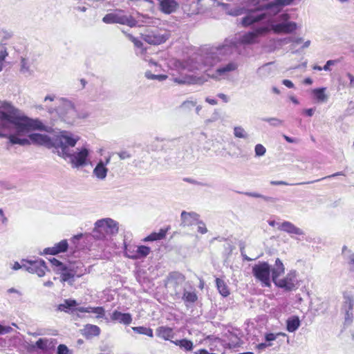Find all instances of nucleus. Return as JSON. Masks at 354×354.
I'll return each instance as SVG.
<instances>
[{"label":"nucleus","mask_w":354,"mask_h":354,"mask_svg":"<svg viewBox=\"0 0 354 354\" xmlns=\"http://www.w3.org/2000/svg\"><path fill=\"white\" fill-rule=\"evenodd\" d=\"M272 64L273 62H268L258 68L257 70V75L261 78H266L270 75L273 72Z\"/></svg>","instance_id":"obj_32"},{"label":"nucleus","mask_w":354,"mask_h":354,"mask_svg":"<svg viewBox=\"0 0 354 354\" xmlns=\"http://www.w3.org/2000/svg\"><path fill=\"white\" fill-rule=\"evenodd\" d=\"M270 273L271 268L267 262H259L252 267V274L254 277L260 281L266 287L270 286Z\"/></svg>","instance_id":"obj_13"},{"label":"nucleus","mask_w":354,"mask_h":354,"mask_svg":"<svg viewBox=\"0 0 354 354\" xmlns=\"http://www.w3.org/2000/svg\"><path fill=\"white\" fill-rule=\"evenodd\" d=\"M277 338V335L275 333H267L265 336L266 341L267 342H270L271 341H274Z\"/></svg>","instance_id":"obj_60"},{"label":"nucleus","mask_w":354,"mask_h":354,"mask_svg":"<svg viewBox=\"0 0 354 354\" xmlns=\"http://www.w3.org/2000/svg\"><path fill=\"white\" fill-rule=\"evenodd\" d=\"M171 342L176 346H179L181 348H183L187 351H192L193 348L192 342L187 339L171 341Z\"/></svg>","instance_id":"obj_40"},{"label":"nucleus","mask_w":354,"mask_h":354,"mask_svg":"<svg viewBox=\"0 0 354 354\" xmlns=\"http://www.w3.org/2000/svg\"><path fill=\"white\" fill-rule=\"evenodd\" d=\"M59 254L57 252V250L55 248V246L51 248H46L44 250V252L41 253V254H51V255H55Z\"/></svg>","instance_id":"obj_54"},{"label":"nucleus","mask_w":354,"mask_h":354,"mask_svg":"<svg viewBox=\"0 0 354 354\" xmlns=\"http://www.w3.org/2000/svg\"><path fill=\"white\" fill-rule=\"evenodd\" d=\"M326 90V88L322 87L315 88L312 91V93L313 94L315 99L318 102H324L327 101L328 96L325 94Z\"/></svg>","instance_id":"obj_35"},{"label":"nucleus","mask_w":354,"mask_h":354,"mask_svg":"<svg viewBox=\"0 0 354 354\" xmlns=\"http://www.w3.org/2000/svg\"><path fill=\"white\" fill-rule=\"evenodd\" d=\"M61 273V278L62 281H67L68 283H72L73 281V278L75 276L80 277L82 275V273H77L74 271L73 265H69V266H65L62 267V268L59 270Z\"/></svg>","instance_id":"obj_22"},{"label":"nucleus","mask_w":354,"mask_h":354,"mask_svg":"<svg viewBox=\"0 0 354 354\" xmlns=\"http://www.w3.org/2000/svg\"><path fill=\"white\" fill-rule=\"evenodd\" d=\"M111 162V156L105 158V160H100L93 169L94 176L99 180H104L107 176L108 169L106 165Z\"/></svg>","instance_id":"obj_18"},{"label":"nucleus","mask_w":354,"mask_h":354,"mask_svg":"<svg viewBox=\"0 0 354 354\" xmlns=\"http://www.w3.org/2000/svg\"><path fill=\"white\" fill-rule=\"evenodd\" d=\"M8 56V53L6 52V49L3 48V49L0 51V63L3 64V62L6 57Z\"/></svg>","instance_id":"obj_61"},{"label":"nucleus","mask_w":354,"mask_h":354,"mask_svg":"<svg viewBox=\"0 0 354 354\" xmlns=\"http://www.w3.org/2000/svg\"><path fill=\"white\" fill-rule=\"evenodd\" d=\"M31 129L51 132V127L45 125L39 119L26 116L21 110L7 102L0 104V137L8 138L12 145L25 146L29 144L26 138L20 136Z\"/></svg>","instance_id":"obj_2"},{"label":"nucleus","mask_w":354,"mask_h":354,"mask_svg":"<svg viewBox=\"0 0 354 354\" xmlns=\"http://www.w3.org/2000/svg\"><path fill=\"white\" fill-rule=\"evenodd\" d=\"M90 313H95L97 315V318L104 317L105 315V310L103 307H91Z\"/></svg>","instance_id":"obj_50"},{"label":"nucleus","mask_w":354,"mask_h":354,"mask_svg":"<svg viewBox=\"0 0 354 354\" xmlns=\"http://www.w3.org/2000/svg\"><path fill=\"white\" fill-rule=\"evenodd\" d=\"M178 6L175 0H159V8L165 14H171L175 12Z\"/></svg>","instance_id":"obj_27"},{"label":"nucleus","mask_w":354,"mask_h":354,"mask_svg":"<svg viewBox=\"0 0 354 354\" xmlns=\"http://www.w3.org/2000/svg\"><path fill=\"white\" fill-rule=\"evenodd\" d=\"M77 303L74 299H65L64 303L60 304L57 306V310L59 311L68 312L69 310L75 307Z\"/></svg>","instance_id":"obj_37"},{"label":"nucleus","mask_w":354,"mask_h":354,"mask_svg":"<svg viewBox=\"0 0 354 354\" xmlns=\"http://www.w3.org/2000/svg\"><path fill=\"white\" fill-rule=\"evenodd\" d=\"M346 263L349 271L354 272V253L349 252L345 254Z\"/></svg>","instance_id":"obj_45"},{"label":"nucleus","mask_w":354,"mask_h":354,"mask_svg":"<svg viewBox=\"0 0 354 354\" xmlns=\"http://www.w3.org/2000/svg\"><path fill=\"white\" fill-rule=\"evenodd\" d=\"M300 0H272L268 3L261 4V13L258 15L259 18L263 19L276 17L285 6L297 4Z\"/></svg>","instance_id":"obj_7"},{"label":"nucleus","mask_w":354,"mask_h":354,"mask_svg":"<svg viewBox=\"0 0 354 354\" xmlns=\"http://www.w3.org/2000/svg\"><path fill=\"white\" fill-rule=\"evenodd\" d=\"M280 231H283L289 234L303 235L304 234V231L295 226L293 223L290 221H283L277 227Z\"/></svg>","instance_id":"obj_25"},{"label":"nucleus","mask_w":354,"mask_h":354,"mask_svg":"<svg viewBox=\"0 0 354 354\" xmlns=\"http://www.w3.org/2000/svg\"><path fill=\"white\" fill-rule=\"evenodd\" d=\"M339 175H344V174L342 172H337L333 174L325 176L320 179H317V180L310 181V182H303V183H295V185H304V184L313 183L315 182H319L324 179L332 178H334V177H335L337 176H339ZM270 184L272 185H295L294 183H287L286 181H283V180H272V181H270Z\"/></svg>","instance_id":"obj_30"},{"label":"nucleus","mask_w":354,"mask_h":354,"mask_svg":"<svg viewBox=\"0 0 354 354\" xmlns=\"http://www.w3.org/2000/svg\"><path fill=\"white\" fill-rule=\"evenodd\" d=\"M167 230L160 229L158 232H153L145 238L144 241H154L164 239L167 234Z\"/></svg>","instance_id":"obj_36"},{"label":"nucleus","mask_w":354,"mask_h":354,"mask_svg":"<svg viewBox=\"0 0 354 354\" xmlns=\"http://www.w3.org/2000/svg\"><path fill=\"white\" fill-rule=\"evenodd\" d=\"M174 81L179 84H202L204 80L202 77L186 75L175 77Z\"/></svg>","instance_id":"obj_29"},{"label":"nucleus","mask_w":354,"mask_h":354,"mask_svg":"<svg viewBox=\"0 0 354 354\" xmlns=\"http://www.w3.org/2000/svg\"><path fill=\"white\" fill-rule=\"evenodd\" d=\"M55 248L57 250L59 253L64 252L68 248L67 240L64 239L55 245Z\"/></svg>","instance_id":"obj_49"},{"label":"nucleus","mask_w":354,"mask_h":354,"mask_svg":"<svg viewBox=\"0 0 354 354\" xmlns=\"http://www.w3.org/2000/svg\"><path fill=\"white\" fill-rule=\"evenodd\" d=\"M285 268L279 259H277L274 267L271 269L273 282L278 279L279 277L284 273Z\"/></svg>","instance_id":"obj_31"},{"label":"nucleus","mask_w":354,"mask_h":354,"mask_svg":"<svg viewBox=\"0 0 354 354\" xmlns=\"http://www.w3.org/2000/svg\"><path fill=\"white\" fill-rule=\"evenodd\" d=\"M170 37L169 30L157 27L148 28L141 33V37L145 42L154 46L165 43Z\"/></svg>","instance_id":"obj_9"},{"label":"nucleus","mask_w":354,"mask_h":354,"mask_svg":"<svg viewBox=\"0 0 354 354\" xmlns=\"http://www.w3.org/2000/svg\"><path fill=\"white\" fill-rule=\"evenodd\" d=\"M300 324L299 317L291 316L286 320V329L288 332L293 333L299 328Z\"/></svg>","instance_id":"obj_33"},{"label":"nucleus","mask_w":354,"mask_h":354,"mask_svg":"<svg viewBox=\"0 0 354 354\" xmlns=\"http://www.w3.org/2000/svg\"><path fill=\"white\" fill-rule=\"evenodd\" d=\"M79 140L80 137L77 135L62 131L53 137V152L64 158L75 147Z\"/></svg>","instance_id":"obj_4"},{"label":"nucleus","mask_w":354,"mask_h":354,"mask_svg":"<svg viewBox=\"0 0 354 354\" xmlns=\"http://www.w3.org/2000/svg\"><path fill=\"white\" fill-rule=\"evenodd\" d=\"M118 223L110 218L98 220L95 223L94 236L98 239L105 238L106 235H113L118 232Z\"/></svg>","instance_id":"obj_10"},{"label":"nucleus","mask_w":354,"mask_h":354,"mask_svg":"<svg viewBox=\"0 0 354 354\" xmlns=\"http://www.w3.org/2000/svg\"><path fill=\"white\" fill-rule=\"evenodd\" d=\"M156 335L157 337L164 340H169L171 342L172 341L171 339L175 336L173 328L165 326L158 327L156 330Z\"/></svg>","instance_id":"obj_28"},{"label":"nucleus","mask_w":354,"mask_h":354,"mask_svg":"<svg viewBox=\"0 0 354 354\" xmlns=\"http://www.w3.org/2000/svg\"><path fill=\"white\" fill-rule=\"evenodd\" d=\"M262 120L268 122L270 126L278 127L283 124V121L277 118H263Z\"/></svg>","instance_id":"obj_46"},{"label":"nucleus","mask_w":354,"mask_h":354,"mask_svg":"<svg viewBox=\"0 0 354 354\" xmlns=\"http://www.w3.org/2000/svg\"><path fill=\"white\" fill-rule=\"evenodd\" d=\"M7 292H8V293H10H10H14V294L17 295L18 297H20L22 295V293H21L19 290H17V289H16V288H9V289L7 290Z\"/></svg>","instance_id":"obj_63"},{"label":"nucleus","mask_w":354,"mask_h":354,"mask_svg":"<svg viewBox=\"0 0 354 354\" xmlns=\"http://www.w3.org/2000/svg\"><path fill=\"white\" fill-rule=\"evenodd\" d=\"M237 50L236 41L225 39L221 44L201 48L188 59L187 66L192 71L205 70L215 81L228 80L239 64L234 59L226 61Z\"/></svg>","instance_id":"obj_1"},{"label":"nucleus","mask_w":354,"mask_h":354,"mask_svg":"<svg viewBox=\"0 0 354 354\" xmlns=\"http://www.w3.org/2000/svg\"><path fill=\"white\" fill-rule=\"evenodd\" d=\"M151 249L148 246L133 245H125V255L131 259H138L146 257L150 252Z\"/></svg>","instance_id":"obj_16"},{"label":"nucleus","mask_w":354,"mask_h":354,"mask_svg":"<svg viewBox=\"0 0 354 354\" xmlns=\"http://www.w3.org/2000/svg\"><path fill=\"white\" fill-rule=\"evenodd\" d=\"M84 331V335L86 336H97L100 333V328L96 325L86 324Z\"/></svg>","instance_id":"obj_39"},{"label":"nucleus","mask_w":354,"mask_h":354,"mask_svg":"<svg viewBox=\"0 0 354 354\" xmlns=\"http://www.w3.org/2000/svg\"><path fill=\"white\" fill-rule=\"evenodd\" d=\"M57 108L50 109L49 113H57L62 120L68 123L73 124L79 116L78 112L75 108L74 104L69 100L62 97L57 99Z\"/></svg>","instance_id":"obj_5"},{"label":"nucleus","mask_w":354,"mask_h":354,"mask_svg":"<svg viewBox=\"0 0 354 354\" xmlns=\"http://www.w3.org/2000/svg\"><path fill=\"white\" fill-rule=\"evenodd\" d=\"M89 149L86 147L77 148L75 151L72 150L64 157V159L71 164L73 168H80L88 165Z\"/></svg>","instance_id":"obj_11"},{"label":"nucleus","mask_w":354,"mask_h":354,"mask_svg":"<svg viewBox=\"0 0 354 354\" xmlns=\"http://www.w3.org/2000/svg\"><path fill=\"white\" fill-rule=\"evenodd\" d=\"M33 129H31L32 131ZM24 133L23 135L20 136L21 138H24L23 136L25 135L26 133ZM27 139V138H26ZM29 141V145L30 143L37 144L39 145H42L48 149H52V142H53V138H50V136L47 135L40 134V133H32L29 136V138H28ZM28 145V144L27 145Z\"/></svg>","instance_id":"obj_17"},{"label":"nucleus","mask_w":354,"mask_h":354,"mask_svg":"<svg viewBox=\"0 0 354 354\" xmlns=\"http://www.w3.org/2000/svg\"><path fill=\"white\" fill-rule=\"evenodd\" d=\"M118 155L121 160L128 159L131 157V154L127 151H120Z\"/></svg>","instance_id":"obj_59"},{"label":"nucleus","mask_w":354,"mask_h":354,"mask_svg":"<svg viewBox=\"0 0 354 354\" xmlns=\"http://www.w3.org/2000/svg\"><path fill=\"white\" fill-rule=\"evenodd\" d=\"M24 270L30 273L37 274L38 277H41L45 275L47 267L46 263L42 259L35 261L23 259Z\"/></svg>","instance_id":"obj_15"},{"label":"nucleus","mask_w":354,"mask_h":354,"mask_svg":"<svg viewBox=\"0 0 354 354\" xmlns=\"http://www.w3.org/2000/svg\"><path fill=\"white\" fill-rule=\"evenodd\" d=\"M201 0H192L189 3H186L183 6L185 13L188 16L199 14L202 11L201 5Z\"/></svg>","instance_id":"obj_24"},{"label":"nucleus","mask_w":354,"mask_h":354,"mask_svg":"<svg viewBox=\"0 0 354 354\" xmlns=\"http://www.w3.org/2000/svg\"><path fill=\"white\" fill-rule=\"evenodd\" d=\"M57 354H71L68 347L64 344H59L57 347Z\"/></svg>","instance_id":"obj_55"},{"label":"nucleus","mask_w":354,"mask_h":354,"mask_svg":"<svg viewBox=\"0 0 354 354\" xmlns=\"http://www.w3.org/2000/svg\"><path fill=\"white\" fill-rule=\"evenodd\" d=\"M337 62V60H335V59L328 60L326 62V64L323 66V70H324L325 71H330L331 70L330 66L335 65Z\"/></svg>","instance_id":"obj_57"},{"label":"nucleus","mask_w":354,"mask_h":354,"mask_svg":"<svg viewBox=\"0 0 354 354\" xmlns=\"http://www.w3.org/2000/svg\"><path fill=\"white\" fill-rule=\"evenodd\" d=\"M12 328L10 326H3L0 324V335H4L10 333Z\"/></svg>","instance_id":"obj_58"},{"label":"nucleus","mask_w":354,"mask_h":354,"mask_svg":"<svg viewBox=\"0 0 354 354\" xmlns=\"http://www.w3.org/2000/svg\"><path fill=\"white\" fill-rule=\"evenodd\" d=\"M185 281V277L183 274L178 272H173L167 277L165 286L176 289L178 286L183 284Z\"/></svg>","instance_id":"obj_21"},{"label":"nucleus","mask_w":354,"mask_h":354,"mask_svg":"<svg viewBox=\"0 0 354 354\" xmlns=\"http://www.w3.org/2000/svg\"><path fill=\"white\" fill-rule=\"evenodd\" d=\"M216 284L218 292L222 296L227 297L230 295L229 288L223 280L216 278Z\"/></svg>","instance_id":"obj_38"},{"label":"nucleus","mask_w":354,"mask_h":354,"mask_svg":"<svg viewBox=\"0 0 354 354\" xmlns=\"http://www.w3.org/2000/svg\"><path fill=\"white\" fill-rule=\"evenodd\" d=\"M243 194L245 195L250 196V197L263 198L266 201H270V202L274 201L273 198L270 197V196H266L262 195V194L257 193V192H244Z\"/></svg>","instance_id":"obj_48"},{"label":"nucleus","mask_w":354,"mask_h":354,"mask_svg":"<svg viewBox=\"0 0 354 354\" xmlns=\"http://www.w3.org/2000/svg\"><path fill=\"white\" fill-rule=\"evenodd\" d=\"M346 111L350 115L354 113V102H349L348 107L347 108Z\"/></svg>","instance_id":"obj_64"},{"label":"nucleus","mask_w":354,"mask_h":354,"mask_svg":"<svg viewBox=\"0 0 354 354\" xmlns=\"http://www.w3.org/2000/svg\"><path fill=\"white\" fill-rule=\"evenodd\" d=\"M111 321L118 322L124 325H129L132 322V316L128 313H122L118 310H114L111 315Z\"/></svg>","instance_id":"obj_23"},{"label":"nucleus","mask_w":354,"mask_h":354,"mask_svg":"<svg viewBox=\"0 0 354 354\" xmlns=\"http://www.w3.org/2000/svg\"><path fill=\"white\" fill-rule=\"evenodd\" d=\"M274 283L279 288H283L287 291L296 290L298 286L297 272L295 270H291L284 278L278 279Z\"/></svg>","instance_id":"obj_14"},{"label":"nucleus","mask_w":354,"mask_h":354,"mask_svg":"<svg viewBox=\"0 0 354 354\" xmlns=\"http://www.w3.org/2000/svg\"><path fill=\"white\" fill-rule=\"evenodd\" d=\"M233 133L234 137L237 138L245 140L249 138L248 133L241 126L234 127L233 129Z\"/></svg>","instance_id":"obj_43"},{"label":"nucleus","mask_w":354,"mask_h":354,"mask_svg":"<svg viewBox=\"0 0 354 354\" xmlns=\"http://www.w3.org/2000/svg\"><path fill=\"white\" fill-rule=\"evenodd\" d=\"M48 339L40 338L36 342L35 344L30 345L28 349L32 351L37 347L41 350L46 351L48 348Z\"/></svg>","instance_id":"obj_42"},{"label":"nucleus","mask_w":354,"mask_h":354,"mask_svg":"<svg viewBox=\"0 0 354 354\" xmlns=\"http://www.w3.org/2000/svg\"><path fill=\"white\" fill-rule=\"evenodd\" d=\"M221 6L228 15L232 17L244 15L239 21V24L244 28L263 19L262 17L259 18L258 17V15L261 13L259 0H243L239 5L222 3Z\"/></svg>","instance_id":"obj_3"},{"label":"nucleus","mask_w":354,"mask_h":354,"mask_svg":"<svg viewBox=\"0 0 354 354\" xmlns=\"http://www.w3.org/2000/svg\"><path fill=\"white\" fill-rule=\"evenodd\" d=\"M272 344L270 343H267L265 342V343H261V344H259L257 346V348L258 350L259 351H263L266 348L268 347V346H270Z\"/></svg>","instance_id":"obj_62"},{"label":"nucleus","mask_w":354,"mask_h":354,"mask_svg":"<svg viewBox=\"0 0 354 354\" xmlns=\"http://www.w3.org/2000/svg\"><path fill=\"white\" fill-rule=\"evenodd\" d=\"M129 39L133 43L134 46L140 49L139 53H136L138 55L140 53V55H144L145 53L146 49L143 48V44L141 41L134 37L132 35H127Z\"/></svg>","instance_id":"obj_44"},{"label":"nucleus","mask_w":354,"mask_h":354,"mask_svg":"<svg viewBox=\"0 0 354 354\" xmlns=\"http://www.w3.org/2000/svg\"><path fill=\"white\" fill-rule=\"evenodd\" d=\"M131 328L136 333L145 335L149 337H153V330L151 328H147L145 326H134Z\"/></svg>","instance_id":"obj_41"},{"label":"nucleus","mask_w":354,"mask_h":354,"mask_svg":"<svg viewBox=\"0 0 354 354\" xmlns=\"http://www.w3.org/2000/svg\"><path fill=\"white\" fill-rule=\"evenodd\" d=\"M182 299L185 303L186 306H189V304H192L197 301L198 296L195 290L189 291L184 289Z\"/></svg>","instance_id":"obj_34"},{"label":"nucleus","mask_w":354,"mask_h":354,"mask_svg":"<svg viewBox=\"0 0 354 354\" xmlns=\"http://www.w3.org/2000/svg\"><path fill=\"white\" fill-rule=\"evenodd\" d=\"M269 24H266L265 19L255 22L248 27H252V30L248 31L241 35L239 41L243 44H251L256 43L259 37L269 32Z\"/></svg>","instance_id":"obj_8"},{"label":"nucleus","mask_w":354,"mask_h":354,"mask_svg":"<svg viewBox=\"0 0 354 354\" xmlns=\"http://www.w3.org/2000/svg\"><path fill=\"white\" fill-rule=\"evenodd\" d=\"M180 219L183 226H192L197 223L200 219V215L195 212L183 211L180 214Z\"/></svg>","instance_id":"obj_19"},{"label":"nucleus","mask_w":354,"mask_h":354,"mask_svg":"<svg viewBox=\"0 0 354 354\" xmlns=\"http://www.w3.org/2000/svg\"><path fill=\"white\" fill-rule=\"evenodd\" d=\"M254 152L256 156H263L266 154V149L261 144H257L254 147Z\"/></svg>","instance_id":"obj_51"},{"label":"nucleus","mask_w":354,"mask_h":354,"mask_svg":"<svg viewBox=\"0 0 354 354\" xmlns=\"http://www.w3.org/2000/svg\"><path fill=\"white\" fill-rule=\"evenodd\" d=\"M32 61L26 57H21L19 63V72L25 77L31 76L34 71L32 68Z\"/></svg>","instance_id":"obj_26"},{"label":"nucleus","mask_w":354,"mask_h":354,"mask_svg":"<svg viewBox=\"0 0 354 354\" xmlns=\"http://www.w3.org/2000/svg\"><path fill=\"white\" fill-rule=\"evenodd\" d=\"M50 261L52 263V265L57 268V271H59L62 268V267H64L66 266L55 258L50 259Z\"/></svg>","instance_id":"obj_56"},{"label":"nucleus","mask_w":354,"mask_h":354,"mask_svg":"<svg viewBox=\"0 0 354 354\" xmlns=\"http://www.w3.org/2000/svg\"><path fill=\"white\" fill-rule=\"evenodd\" d=\"M196 225H198V232L200 234H204L207 232V229L205 226V223L199 219Z\"/></svg>","instance_id":"obj_52"},{"label":"nucleus","mask_w":354,"mask_h":354,"mask_svg":"<svg viewBox=\"0 0 354 354\" xmlns=\"http://www.w3.org/2000/svg\"><path fill=\"white\" fill-rule=\"evenodd\" d=\"M102 21L105 24H120L130 27L137 25V21L132 16L125 15L122 10L106 14L102 18Z\"/></svg>","instance_id":"obj_12"},{"label":"nucleus","mask_w":354,"mask_h":354,"mask_svg":"<svg viewBox=\"0 0 354 354\" xmlns=\"http://www.w3.org/2000/svg\"><path fill=\"white\" fill-rule=\"evenodd\" d=\"M274 17L271 19L265 18L266 24H269V32L272 30L275 33H286L290 34L295 32L298 26L296 22L290 21V16L288 13H282L278 16L277 22L274 19Z\"/></svg>","instance_id":"obj_6"},{"label":"nucleus","mask_w":354,"mask_h":354,"mask_svg":"<svg viewBox=\"0 0 354 354\" xmlns=\"http://www.w3.org/2000/svg\"><path fill=\"white\" fill-rule=\"evenodd\" d=\"M344 303L342 306V309L345 312V319L346 321H349L351 319L353 316V309L354 306V299L352 295L347 292L344 293Z\"/></svg>","instance_id":"obj_20"},{"label":"nucleus","mask_w":354,"mask_h":354,"mask_svg":"<svg viewBox=\"0 0 354 354\" xmlns=\"http://www.w3.org/2000/svg\"><path fill=\"white\" fill-rule=\"evenodd\" d=\"M145 76L149 80H156L159 82L164 81L167 78L165 75H154L151 71H146Z\"/></svg>","instance_id":"obj_47"},{"label":"nucleus","mask_w":354,"mask_h":354,"mask_svg":"<svg viewBox=\"0 0 354 354\" xmlns=\"http://www.w3.org/2000/svg\"><path fill=\"white\" fill-rule=\"evenodd\" d=\"M196 104V102L192 100H187L182 103L181 108L184 109H191L192 107L195 106Z\"/></svg>","instance_id":"obj_53"}]
</instances>
